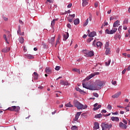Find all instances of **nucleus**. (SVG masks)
Segmentation results:
<instances>
[{
    "mask_svg": "<svg viewBox=\"0 0 130 130\" xmlns=\"http://www.w3.org/2000/svg\"><path fill=\"white\" fill-rule=\"evenodd\" d=\"M119 23L120 21L119 20H116L115 22H114L113 28H112V29L111 30H109L108 29H106L105 31V32L106 34H114V33H115V32L117 31V28H116V27H118V26L120 25Z\"/></svg>",
    "mask_w": 130,
    "mask_h": 130,
    "instance_id": "f257e3e1",
    "label": "nucleus"
},
{
    "mask_svg": "<svg viewBox=\"0 0 130 130\" xmlns=\"http://www.w3.org/2000/svg\"><path fill=\"white\" fill-rule=\"evenodd\" d=\"M74 105L75 107H76V108H77L78 110L86 109L87 108V105L81 104L77 100L74 101Z\"/></svg>",
    "mask_w": 130,
    "mask_h": 130,
    "instance_id": "f03ea898",
    "label": "nucleus"
},
{
    "mask_svg": "<svg viewBox=\"0 0 130 130\" xmlns=\"http://www.w3.org/2000/svg\"><path fill=\"white\" fill-rule=\"evenodd\" d=\"M82 52L84 54V56L86 57H92L94 56V51H90L87 49L82 50Z\"/></svg>",
    "mask_w": 130,
    "mask_h": 130,
    "instance_id": "7ed1b4c3",
    "label": "nucleus"
},
{
    "mask_svg": "<svg viewBox=\"0 0 130 130\" xmlns=\"http://www.w3.org/2000/svg\"><path fill=\"white\" fill-rule=\"evenodd\" d=\"M87 89L93 91V90H99L101 89V87H97L96 85L94 84H91L88 86V88H87Z\"/></svg>",
    "mask_w": 130,
    "mask_h": 130,
    "instance_id": "20e7f679",
    "label": "nucleus"
},
{
    "mask_svg": "<svg viewBox=\"0 0 130 130\" xmlns=\"http://www.w3.org/2000/svg\"><path fill=\"white\" fill-rule=\"evenodd\" d=\"M6 110H9L11 112H19L20 107L19 106H12L11 107H9Z\"/></svg>",
    "mask_w": 130,
    "mask_h": 130,
    "instance_id": "39448f33",
    "label": "nucleus"
},
{
    "mask_svg": "<svg viewBox=\"0 0 130 130\" xmlns=\"http://www.w3.org/2000/svg\"><path fill=\"white\" fill-rule=\"evenodd\" d=\"M101 127L103 130H105L106 128H111L112 127V125L111 124L102 123Z\"/></svg>",
    "mask_w": 130,
    "mask_h": 130,
    "instance_id": "423d86ee",
    "label": "nucleus"
},
{
    "mask_svg": "<svg viewBox=\"0 0 130 130\" xmlns=\"http://www.w3.org/2000/svg\"><path fill=\"white\" fill-rule=\"evenodd\" d=\"M95 85L97 87H101L103 85V82L100 80H96L95 82Z\"/></svg>",
    "mask_w": 130,
    "mask_h": 130,
    "instance_id": "0eeeda50",
    "label": "nucleus"
},
{
    "mask_svg": "<svg viewBox=\"0 0 130 130\" xmlns=\"http://www.w3.org/2000/svg\"><path fill=\"white\" fill-rule=\"evenodd\" d=\"M100 73L99 72H96L95 74H91L89 76L87 77L84 80L85 81H88L90 80L91 78L95 76V75H99Z\"/></svg>",
    "mask_w": 130,
    "mask_h": 130,
    "instance_id": "6e6552de",
    "label": "nucleus"
},
{
    "mask_svg": "<svg viewBox=\"0 0 130 130\" xmlns=\"http://www.w3.org/2000/svg\"><path fill=\"white\" fill-rule=\"evenodd\" d=\"M121 94V91H118V92H117V93H115V94L112 95V98H113V99L118 98V97L120 96Z\"/></svg>",
    "mask_w": 130,
    "mask_h": 130,
    "instance_id": "1a4fd4ad",
    "label": "nucleus"
},
{
    "mask_svg": "<svg viewBox=\"0 0 130 130\" xmlns=\"http://www.w3.org/2000/svg\"><path fill=\"white\" fill-rule=\"evenodd\" d=\"M6 42L9 44L10 43L9 42V40H10V39L11 38V35L8 36V38H7V36L6 35H4L3 36Z\"/></svg>",
    "mask_w": 130,
    "mask_h": 130,
    "instance_id": "9d476101",
    "label": "nucleus"
},
{
    "mask_svg": "<svg viewBox=\"0 0 130 130\" xmlns=\"http://www.w3.org/2000/svg\"><path fill=\"white\" fill-rule=\"evenodd\" d=\"M119 126L120 128H121L122 129H126L127 128V126L125 125L123 123L120 122L119 123Z\"/></svg>",
    "mask_w": 130,
    "mask_h": 130,
    "instance_id": "9b49d317",
    "label": "nucleus"
},
{
    "mask_svg": "<svg viewBox=\"0 0 130 130\" xmlns=\"http://www.w3.org/2000/svg\"><path fill=\"white\" fill-rule=\"evenodd\" d=\"M69 32H65V34H63V40L66 41L69 38Z\"/></svg>",
    "mask_w": 130,
    "mask_h": 130,
    "instance_id": "f8f14e48",
    "label": "nucleus"
},
{
    "mask_svg": "<svg viewBox=\"0 0 130 130\" xmlns=\"http://www.w3.org/2000/svg\"><path fill=\"white\" fill-rule=\"evenodd\" d=\"M89 4V0H82V7H86Z\"/></svg>",
    "mask_w": 130,
    "mask_h": 130,
    "instance_id": "ddd939ff",
    "label": "nucleus"
},
{
    "mask_svg": "<svg viewBox=\"0 0 130 130\" xmlns=\"http://www.w3.org/2000/svg\"><path fill=\"white\" fill-rule=\"evenodd\" d=\"M54 39H55V36H54L50 39V40H49V43L52 44V45H53V44H54Z\"/></svg>",
    "mask_w": 130,
    "mask_h": 130,
    "instance_id": "4468645a",
    "label": "nucleus"
},
{
    "mask_svg": "<svg viewBox=\"0 0 130 130\" xmlns=\"http://www.w3.org/2000/svg\"><path fill=\"white\" fill-rule=\"evenodd\" d=\"M99 128H100L99 123L98 122L94 123L93 129L96 130V129H98Z\"/></svg>",
    "mask_w": 130,
    "mask_h": 130,
    "instance_id": "2eb2a0df",
    "label": "nucleus"
},
{
    "mask_svg": "<svg viewBox=\"0 0 130 130\" xmlns=\"http://www.w3.org/2000/svg\"><path fill=\"white\" fill-rule=\"evenodd\" d=\"M45 72H46V74H50L52 73V70L50 68L46 67V68L45 69Z\"/></svg>",
    "mask_w": 130,
    "mask_h": 130,
    "instance_id": "dca6fc26",
    "label": "nucleus"
},
{
    "mask_svg": "<svg viewBox=\"0 0 130 130\" xmlns=\"http://www.w3.org/2000/svg\"><path fill=\"white\" fill-rule=\"evenodd\" d=\"M112 121L119 122V118L118 117H112L111 118Z\"/></svg>",
    "mask_w": 130,
    "mask_h": 130,
    "instance_id": "f3484780",
    "label": "nucleus"
},
{
    "mask_svg": "<svg viewBox=\"0 0 130 130\" xmlns=\"http://www.w3.org/2000/svg\"><path fill=\"white\" fill-rule=\"evenodd\" d=\"M96 32L92 31L88 34V36L89 37H91V38H93V37H94L95 36H96Z\"/></svg>",
    "mask_w": 130,
    "mask_h": 130,
    "instance_id": "a211bd4d",
    "label": "nucleus"
},
{
    "mask_svg": "<svg viewBox=\"0 0 130 130\" xmlns=\"http://www.w3.org/2000/svg\"><path fill=\"white\" fill-rule=\"evenodd\" d=\"M17 33L21 36H24V32H22V34H21V26L20 25L18 26V30L17 31Z\"/></svg>",
    "mask_w": 130,
    "mask_h": 130,
    "instance_id": "6ab92c4d",
    "label": "nucleus"
},
{
    "mask_svg": "<svg viewBox=\"0 0 130 130\" xmlns=\"http://www.w3.org/2000/svg\"><path fill=\"white\" fill-rule=\"evenodd\" d=\"M74 25H78V24H80V19L79 18H76L74 21Z\"/></svg>",
    "mask_w": 130,
    "mask_h": 130,
    "instance_id": "aec40b11",
    "label": "nucleus"
},
{
    "mask_svg": "<svg viewBox=\"0 0 130 130\" xmlns=\"http://www.w3.org/2000/svg\"><path fill=\"white\" fill-rule=\"evenodd\" d=\"M34 75L35 76L34 79L36 80H38V78L39 77V75H38V74L36 72H34Z\"/></svg>",
    "mask_w": 130,
    "mask_h": 130,
    "instance_id": "412c9836",
    "label": "nucleus"
},
{
    "mask_svg": "<svg viewBox=\"0 0 130 130\" xmlns=\"http://www.w3.org/2000/svg\"><path fill=\"white\" fill-rule=\"evenodd\" d=\"M96 46L98 48H101V46H102V43H101V42H97Z\"/></svg>",
    "mask_w": 130,
    "mask_h": 130,
    "instance_id": "4be33fe9",
    "label": "nucleus"
},
{
    "mask_svg": "<svg viewBox=\"0 0 130 130\" xmlns=\"http://www.w3.org/2000/svg\"><path fill=\"white\" fill-rule=\"evenodd\" d=\"M76 90L79 91V92H80L81 94H82V93H85V92L83 90H82V89H81L79 88H76Z\"/></svg>",
    "mask_w": 130,
    "mask_h": 130,
    "instance_id": "5701e85b",
    "label": "nucleus"
},
{
    "mask_svg": "<svg viewBox=\"0 0 130 130\" xmlns=\"http://www.w3.org/2000/svg\"><path fill=\"white\" fill-rule=\"evenodd\" d=\"M19 41L20 43L23 44V43H24V38L23 37H20L19 39Z\"/></svg>",
    "mask_w": 130,
    "mask_h": 130,
    "instance_id": "b1692460",
    "label": "nucleus"
},
{
    "mask_svg": "<svg viewBox=\"0 0 130 130\" xmlns=\"http://www.w3.org/2000/svg\"><path fill=\"white\" fill-rule=\"evenodd\" d=\"M105 49H109V42H107L105 45Z\"/></svg>",
    "mask_w": 130,
    "mask_h": 130,
    "instance_id": "393cba45",
    "label": "nucleus"
},
{
    "mask_svg": "<svg viewBox=\"0 0 130 130\" xmlns=\"http://www.w3.org/2000/svg\"><path fill=\"white\" fill-rule=\"evenodd\" d=\"M65 106L67 107L72 108L73 107V105L71 104V102H69L68 104H65Z\"/></svg>",
    "mask_w": 130,
    "mask_h": 130,
    "instance_id": "a878e982",
    "label": "nucleus"
},
{
    "mask_svg": "<svg viewBox=\"0 0 130 130\" xmlns=\"http://www.w3.org/2000/svg\"><path fill=\"white\" fill-rule=\"evenodd\" d=\"M59 40H60V38L59 37H58L56 41L55 47H56V46L58 45V44H59V43H60L59 42Z\"/></svg>",
    "mask_w": 130,
    "mask_h": 130,
    "instance_id": "bb28decb",
    "label": "nucleus"
},
{
    "mask_svg": "<svg viewBox=\"0 0 130 130\" xmlns=\"http://www.w3.org/2000/svg\"><path fill=\"white\" fill-rule=\"evenodd\" d=\"M88 24H89V18H87L86 19V21L83 24V26L86 27V26H87V25H88Z\"/></svg>",
    "mask_w": 130,
    "mask_h": 130,
    "instance_id": "cd10ccee",
    "label": "nucleus"
},
{
    "mask_svg": "<svg viewBox=\"0 0 130 130\" xmlns=\"http://www.w3.org/2000/svg\"><path fill=\"white\" fill-rule=\"evenodd\" d=\"M108 22H106V20L105 21L104 23L103 24L102 26H101V28H103L104 27H105V26H108Z\"/></svg>",
    "mask_w": 130,
    "mask_h": 130,
    "instance_id": "c85d7f7f",
    "label": "nucleus"
},
{
    "mask_svg": "<svg viewBox=\"0 0 130 130\" xmlns=\"http://www.w3.org/2000/svg\"><path fill=\"white\" fill-rule=\"evenodd\" d=\"M101 107H102V106H101V105H99L97 107H94V108H93V111L98 110V109H99L101 108Z\"/></svg>",
    "mask_w": 130,
    "mask_h": 130,
    "instance_id": "c756f323",
    "label": "nucleus"
},
{
    "mask_svg": "<svg viewBox=\"0 0 130 130\" xmlns=\"http://www.w3.org/2000/svg\"><path fill=\"white\" fill-rule=\"evenodd\" d=\"M95 118H102V114H99L95 115Z\"/></svg>",
    "mask_w": 130,
    "mask_h": 130,
    "instance_id": "7c9ffc66",
    "label": "nucleus"
},
{
    "mask_svg": "<svg viewBox=\"0 0 130 130\" xmlns=\"http://www.w3.org/2000/svg\"><path fill=\"white\" fill-rule=\"evenodd\" d=\"M111 53V51L110 49H107L105 52L106 55H108Z\"/></svg>",
    "mask_w": 130,
    "mask_h": 130,
    "instance_id": "2f4dec72",
    "label": "nucleus"
},
{
    "mask_svg": "<svg viewBox=\"0 0 130 130\" xmlns=\"http://www.w3.org/2000/svg\"><path fill=\"white\" fill-rule=\"evenodd\" d=\"M72 71H73V72H77V73H79V74L80 73V70H78L77 69H76V68L72 69Z\"/></svg>",
    "mask_w": 130,
    "mask_h": 130,
    "instance_id": "473e14b6",
    "label": "nucleus"
},
{
    "mask_svg": "<svg viewBox=\"0 0 130 130\" xmlns=\"http://www.w3.org/2000/svg\"><path fill=\"white\" fill-rule=\"evenodd\" d=\"M72 130H78V127L76 125L72 126L71 127Z\"/></svg>",
    "mask_w": 130,
    "mask_h": 130,
    "instance_id": "72a5a7b5",
    "label": "nucleus"
},
{
    "mask_svg": "<svg viewBox=\"0 0 130 130\" xmlns=\"http://www.w3.org/2000/svg\"><path fill=\"white\" fill-rule=\"evenodd\" d=\"M93 38H88V39H87V42H88V43H90V42H91V41H92V40H93Z\"/></svg>",
    "mask_w": 130,
    "mask_h": 130,
    "instance_id": "f704fd0d",
    "label": "nucleus"
},
{
    "mask_svg": "<svg viewBox=\"0 0 130 130\" xmlns=\"http://www.w3.org/2000/svg\"><path fill=\"white\" fill-rule=\"evenodd\" d=\"M9 51H10V50H8V49H3L2 50V52H3V53H7Z\"/></svg>",
    "mask_w": 130,
    "mask_h": 130,
    "instance_id": "c9c22d12",
    "label": "nucleus"
},
{
    "mask_svg": "<svg viewBox=\"0 0 130 130\" xmlns=\"http://www.w3.org/2000/svg\"><path fill=\"white\" fill-rule=\"evenodd\" d=\"M110 62H111V60L109 59L108 62H106V63H106V66H109L110 64Z\"/></svg>",
    "mask_w": 130,
    "mask_h": 130,
    "instance_id": "e433bc0d",
    "label": "nucleus"
},
{
    "mask_svg": "<svg viewBox=\"0 0 130 130\" xmlns=\"http://www.w3.org/2000/svg\"><path fill=\"white\" fill-rule=\"evenodd\" d=\"M107 109L109 110H111V109H112V107L111 106V105L109 104V105H108Z\"/></svg>",
    "mask_w": 130,
    "mask_h": 130,
    "instance_id": "4c0bfd02",
    "label": "nucleus"
},
{
    "mask_svg": "<svg viewBox=\"0 0 130 130\" xmlns=\"http://www.w3.org/2000/svg\"><path fill=\"white\" fill-rule=\"evenodd\" d=\"M63 85L69 86V85H70V83H69L67 81H64Z\"/></svg>",
    "mask_w": 130,
    "mask_h": 130,
    "instance_id": "58836bf2",
    "label": "nucleus"
},
{
    "mask_svg": "<svg viewBox=\"0 0 130 130\" xmlns=\"http://www.w3.org/2000/svg\"><path fill=\"white\" fill-rule=\"evenodd\" d=\"M82 85H83V87H84V88H85L87 89V88L88 87V86H87V85H86L84 83H82Z\"/></svg>",
    "mask_w": 130,
    "mask_h": 130,
    "instance_id": "ea45409f",
    "label": "nucleus"
},
{
    "mask_svg": "<svg viewBox=\"0 0 130 130\" xmlns=\"http://www.w3.org/2000/svg\"><path fill=\"white\" fill-rule=\"evenodd\" d=\"M124 24H128V19H125L124 21H123Z\"/></svg>",
    "mask_w": 130,
    "mask_h": 130,
    "instance_id": "a19ab883",
    "label": "nucleus"
},
{
    "mask_svg": "<svg viewBox=\"0 0 130 130\" xmlns=\"http://www.w3.org/2000/svg\"><path fill=\"white\" fill-rule=\"evenodd\" d=\"M93 95H94V96L96 97V98H98L99 96V94L96 92H94L93 93Z\"/></svg>",
    "mask_w": 130,
    "mask_h": 130,
    "instance_id": "79ce46f5",
    "label": "nucleus"
},
{
    "mask_svg": "<svg viewBox=\"0 0 130 130\" xmlns=\"http://www.w3.org/2000/svg\"><path fill=\"white\" fill-rule=\"evenodd\" d=\"M81 113H82V112H77V113H76V116H77V117H79V116L81 115Z\"/></svg>",
    "mask_w": 130,
    "mask_h": 130,
    "instance_id": "37998d69",
    "label": "nucleus"
},
{
    "mask_svg": "<svg viewBox=\"0 0 130 130\" xmlns=\"http://www.w3.org/2000/svg\"><path fill=\"white\" fill-rule=\"evenodd\" d=\"M56 21V19H53L52 21H51V25L52 26V25H54V24H55V21Z\"/></svg>",
    "mask_w": 130,
    "mask_h": 130,
    "instance_id": "c03bdc74",
    "label": "nucleus"
},
{
    "mask_svg": "<svg viewBox=\"0 0 130 130\" xmlns=\"http://www.w3.org/2000/svg\"><path fill=\"white\" fill-rule=\"evenodd\" d=\"M61 69V67H59V66H56L55 67V70L57 71H58L59 70V69Z\"/></svg>",
    "mask_w": 130,
    "mask_h": 130,
    "instance_id": "a18cd8bd",
    "label": "nucleus"
},
{
    "mask_svg": "<svg viewBox=\"0 0 130 130\" xmlns=\"http://www.w3.org/2000/svg\"><path fill=\"white\" fill-rule=\"evenodd\" d=\"M72 6H73V4L72 3H70L68 5L67 8H68V9H71V8H72Z\"/></svg>",
    "mask_w": 130,
    "mask_h": 130,
    "instance_id": "49530a36",
    "label": "nucleus"
},
{
    "mask_svg": "<svg viewBox=\"0 0 130 130\" xmlns=\"http://www.w3.org/2000/svg\"><path fill=\"white\" fill-rule=\"evenodd\" d=\"M121 28H122V26H119V27L118 28V30L119 33H120V32H121V30H122Z\"/></svg>",
    "mask_w": 130,
    "mask_h": 130,
    "instance_id": "de8ad7c7",
    "label": "nucleus"
},
{
    "mask_svg": "<svg viewBox=\"0 0 130 130\" xmlns=\"http://www.w3.org/2000/svg\"><path fill=\"white\" fill-rule=\"evenodd\" d=\"M28 59H33L34 58V57H33L31 55H28Z\"/></svg>",
    "mask_w": 130,
    "mask_h": 130,
    "instance_id": "09e8293b",
    "label": "nucleus"
},
{
    "mask_svg": "<svg viewBox=\"0 0 130 130\" xmlns=\"http://www.w3.org/2000/svg\"><path fill=\"white\" fill-rule=\"evenodd\" d=\"M96 40H94V41L92 43L93 46H96Z\"/></svg>",
    "mask_w": 130,
    "mask_h": 130,
    "instance_id": "8fccbe9b",
    "label": "nucleus"
},
{
    "mask_svg": "<svg viewBox=\"0 0 130 130\" xmlns=\"http://www.w3.org/2000/svg\"><path fill=\"white\" fill-rule=\"evenodd\" d=\"M78 118H79V117L75 116V117L74 119V121H77L78 120Z\"/></svg>",
    "mask_w": 130,
    "mask_h": 130,
    "instance_id": "3c124183",
    "label": "nucleus"
},
{
    "mask_svg": "<svg viewBox=\"0 0 130 130\" xmlns=\"http://www.w3.org/2000/svg\"><path fill=\"white\" fill-rule=\"evenodd\" d=\"M122 122H123V123H124L125 125H127V121L126 120H125L124 119H123L122 120Z\"/></svg>",
    "mask_w": 130,
    "mask_h": 130,
    "instance_id": "603ef678",
    "label": "nucleus"
},
{
    "mask_svg": "<svg viewBox=\"0 0 130 130\" xmlns=\"http://www.w3.org/2000/svg\"><path fill=\"white\" fill-rule=\"evenodd\" d=\"M67 27L68 28H69V29H72V25H71L70 23H68L67 24Z\"/></svg>",
    "mask_w": 130,
    "mask_h": 130,
    "instance_id": "864d4df0",
    "label": "nucleus"
},
{
    "mask_svg": "<svg viewBox=\"0 0 130 130\" xmlns=\"http://www.w3.org/2000/svg\"><path fill=\"white\" fill-rule=\"evenodd\" d=\"M64 82H65V81H63V80H60V84L61 85H63V84H64Z\"/></svg>",
    "mask_w": 130,
    "mask_h": 130,
    "instance_id": "5fc2aeb1",
    "label": "nucleus"
},
{
    "mask_svg": "<svg viewBox=\"0 0 130 130\" xmlns=\"http://www.w3.org/2000/svg\"><path fill=\"white\" fill-rule=\"evenodd\" d=\"M69 16L70 17H71L72 18H75V17L76 16V15L75 14H70Z\"/></svg>",
    "mask_w": 130,
    "mask_h": 130,
    "instance_id": "6e6d98bb",
    "label": "nucleus"
},
{
    "mask_svg": "<svg viewBox=\"0 0 130 130\" xmlns=\"http://www.w3.org/2000/svg\"><path fill=\"white\" fill-rule=\"evenodd\" d=\"M94 8H98V2L94 3Z\"/></svg>",
    "mask_w": 130,
    "mask_h": 130,
    "instance_id": "4d7b16f0",
    "label": "nucleus"
},
{
    "mask_svg": "<svg viewBox=\"0 0 130 130\" xmlns=\"http://www.w3.org/2000/svg\"><path fill=\"white\" fill-rule=\"evenodd\" d=\"M117 83V82L116 81H113V80H112V85H115Z\"/></svg>",
    "mask_w": 130,
    "mask_h": 130,
    "instance_id": "13d9d810",
    "label": "nucleus"
},
{
    "mask_svg": "<svg viewBox=\"0 0 130 130\" xmlns=\"http://www.w3.org/2000/svg\"><path fill=\"white\" fill-rule=\"evenodd\" d=\"M92 14H89V21H92Z\"/></svg>",
    "mask_w": 130,
    "mask_h": 130,
    "instance_id": "bf43d9fd",
    "label": "nucleus"
},
{
    "mask_svg": "<svg viewBox=\"0 0 130 130\" xmlns=\"http://www.w3.org/2000/svg\"><path fill=\"white\" fill-rule=\"evenodd\" d=\"M47 2L48 3H50V4H52L53 3V2L52 1V0H47Z\"/></svg>",
    "mask_w": 130,
    "mask_h": 130,
    "instance_id": "052dcab7",
    "label": "nucleus"
},
{
    "mask_svg": "<svg viewBox=\"0 0 130 130\" xmlns=\"http://www.w3.org/2000/svg\"><path fill=\"white\" fill-rule=\"evenodd\" d=\"M3 18L4 20V21H8V18H7V17H6L5 16H3Z\"/></svg>",
    "mask_w": 130,
    "mask_h": 130,
    "instance_id": "680f3d73",
    "label": "nucleus"
},
{
    "mask_svg": "<svg viewBox=\"0 0 130 130\" xmlns=\"http://www.w3.org/2000/svg\"><path fill=\"white\" fill-rule=\"evenodd\" d=\"M125 72H126V69H124V70L122 71V74L124 75Z\"/></svg>",
    "mask_w": 130,
    "mask_h": 130,
    "instance_id": "e2e57ef3",
    "label": "nucleus"
},
{
    "mask_svg": "<svg viewBox=\"0 0 130 130\" xmlns=\"http://www.w3.org/2000/svg\"><path fill=\"white\" fill-rule=\"evenodd\" d=\"M73 18L68 19V21L69 22H70V23H72V22H73Z\"/></svg>",
    "mask_w": 130,
    "mask_h": 130,
    "instance_id": "0e129e2a",
    "label": "nucleus"
},
{
    "mask_svg": "<svg viewBox=\"0 0 130 130\" xmlns=\"http://www.w3.org/2000/svg\"><path fill=\"white\" fill-rule=\"evenodd\" d=\"M119 113H120V114L123 115V114H124V112L123 111H120L119 112Z\"/></svg>",
    "mask_w": 130,
    "mask_h": 130,
    "instance_id": "69168bd1",
    "label": "nucleus"
},
{
    "mask_svg": "<svg viewBox=\"0 0 130 130\" xmlns=\"http://www.w3.org/2000/svg\"><path fill=\"white\" fill-rule=\"evenodd\" d=\"M107 112V111L106 110H103L101 111V113H106Z\"/></svg>",
    "mask_w": 130,
    "mask_h": 130,
    "instance_id": "338daca9",
    "label": "nucleus"
},
{
    "mask_svg": "<svg viewBox=\"0 0 130 130\" xmlns=\"http://www.w3.org/2000/svg\"><path fill=\"white\" fill-rule=\"evenodd\" d=\"M124 109L126 110V112H129V109L127 108V107H125V108H124Z\"/></svg>",
    "mask_w": 130,
    "mask_h": 130,
    "instance_id": "774afa93",
    "label": "nucleus"
}]
</instances>
